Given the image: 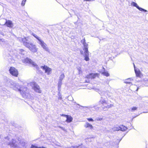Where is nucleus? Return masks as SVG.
I'll list each match as a JSON object with an SVG mask.
<instances>
[{"instance_id":"obj_36","label":"nucleus","mask_w":148,"mask_h":148,"mask_svg":"<svg viewBox=\"0 0 148 148\" xmlns=\"http://www.w3.org/2000/svg\"><path fill=\"white\" fill-rule=\"evenodd\" d=\"M59 127L61 129H62V130H65L64 128L63 127H60V126H59Z\"/></svg>"},{"instance_id":"obj_29","label":"nucleus","mask_w":148,"mask_h":148,"mask_svg":"<svg viewBox=\"0 0 148 148\" xmlns=\"http://www.w3.org/2000/svg\"><path fill=\"white\" fill-rule=\"evenodd\" d=\"M77 70H78V71H79V74L82 73V71H81V68L80 67L77 68Z\"/></svg>"},{"instance_id":"obj_11","label":"nucleus","mask_w":148,"mask_h":148,"mask_svg":"<svg viewBox=\"0 0 148 148\" xmlns=\"http://www.w3.org/2000/svg\"><path fill=\"white\" fill-rule=\"evenodd\" d=\"M43 70L45 71V72L48 75L50 74L51 73V69L47 66H44L41 67Z\"/></svg>"},{"instance_id":"obj_6","label":"nucleus","mask_w":148,"mask_h":148,"mask_svg":"<svg viewBox=\"0 0 148 148\" xmlns=\"http://www.w3.org/2000/svg\"><path fill=\"white\" fill-rule=\"evenodd\" d=\"M10 87L16 91H18L20 93H22L21 91L22 88H21L18 84L12 82L11 83Z\"/></svg>"},{"instance_id":"obj_39","label":"nucleus","mask_w":148,"mask_h":148,"mask_svg":"<svg viewBox=\"0 0 148 148\" xmlns=\"http://www.w3.org/2000/svg\"><path fill=\"white\" fill-rule=\"evenodd\" d=\"M138 88H137V89L136 90V91H138Z\"/></svg>"},{"instance_id":"obj_4","label":"nucleus","mask_w":148,"mask_h":148,"mask_svg":"<svg viewBox=\"0 0 148 148\" xmlns=\"http://www.w3.org/2000/svg\"><path fill=\"white\" fill-rule=\"evenodd\" d=\"M80 52L83 55L84 58V60H85L86 61H89L90 60L89 58V52L88 48H83V51L81 50Z\"/></svg>"},{"instance_id":"obj_28","label":"nucleus","mask_w":148,"mask_h":148,"mask_svg":"<svg viewBox=\"0 0 148 148\" xmlns=\"http://www.w3.org/2000/svg\"><path fill=\"white\" fill-rule=\"evenodd\" d=\"M26 0H23L21 3V5L24 6L25 4Z\"/></svg>"},{"instance_id":"obj_17","label":"nucleus","mask_w":148,"mask_h":148,"mask_svg":"<svg viewBox=\"0 0 148 148\" xmlns=\"http://www.w3.org/2000/svg\"><path fill=\"white\" fill-rule=\"evenodd\" d=\"M84 127L86 128H89L90 129L92 130L93 129V127L91 124H90L88 122L86 123L84 125Z\"/></svg>"},{"instance_id":"obj_8","label":"nucleus","mask_w":148,"mask_h":148,"mask_svg":"<svg viewBox=\"0 0 148 148\" xmlns=\"http://www.w3.org/2000/svg\"><path fill=\"white\" fill-rule=\"evenodd\" d=\"M22 62L24 63H29L31 64H32L34 66L36 67V68L37 69H38V67L37 65L36 64L35 62H33L32 60L29 58H26V59L23 60Z\"/></svg>"},{"instance_id":"obj_26","label":"nucleus","mask_w":148,"mask_h":148,"mask_svg":"<svg viewBox=\"0 0 148 148\" xmlns=\"http://www.w3.org/2000/svg\"><path fill=\"white\" fill-rule=\"evenodd\" d=\"M84 45L83 48H88V45L87 44L86 42L84 43L83 44Z\"/></svg>"},{"instance_id":"obj_25","label":"nucleus","mask_w":148,"mask_h":148,"mask_svg":"<svg viewBox=\"0 0 148 148\" xmlns=\"http://www.w3.org/2000/svg\"><path fill=\"white\" fill-rule=\"evenodd\" d=\"M103 75L106 76L107 77L109 76L110 75V74L107 72H104L102 73Z\"/></svg>"},{"instance_id":"obj_31","label":"nucleus","mask_w":148,"mask_h":148,"mask_svg":"<svg viewBox=\"0 0 148 148\" xmlns=\"http://www.w3.org/2000/svg\"><path fill=\"white\" fill-rule=\"evenodd\" d=\"M137 108L136 107H134L132 108V110L133 111H134L136 110Z\"/></svg>"},{"instance_id":"obj_5","label":"nucleus","mask_w":148,"mask_h":148,"mask_svg":"<svg viewBox=\"0 0 148 148\" xmlns=\"http://www.w3.org/2000/svg\"><path fill=\"white\" fill-rule=\"evenodd\" d=\"M29 84L32 87V88L36 92L40 93L41 92V90L40 89V87L35 82H32L30 83Z\"/></svg>"},{"instance_id":"obj_42","label":"nucleus","mask_w":148,"mask_h":148,"mask_svg":"<svg viewBox=\"0 0 148 148\" xmlns=\"http://www.w3.org/2000/svg\"><path fill=\"white\" fill-rule=\"evenodd\" d=\"M147 81H148V79H147Z\"/></svg>"},{"instance_id":"obj_9","label":"nucleus","mask_w":148,"mask_h":148,"mask_svg":"<svg viewBox=\"0 0 148 148\" xmlns=\"http://www.w3.org/2000/svg\"><path fill=\"white\" fill-rule=\"evenodd\" d=\"M21 88H22L21 91L22 93H21L22 96L23 97H28V96L29 95L28 93V90L27 88L23 87H21Z\"/></svg>"},{"instance_id":"obj_16","label":"nucleus","mask_w":148,"mask_h":148,"mask_svg":"<svg viewBox=\"0 0 148 148\" xmlns=\"http://www.w3.org/2000/svg\"><path fill=\"white\" fill-rule=\"evenodd\" d=\"M134 68H135V66L134 64ZM135 71L136 75L138 77H140L141 76V73L139 70L138 69H135Z\"/></svg>"},{"instance_id":"obj_40","label":"nucleus","mask_w":148,"mask_h":148,"mask_svg":"<svg viewBox=\"0 0 148 148\" xmlns=\"http://www.w3.org/2000/svg\"><path fill=\"white\" fill-rule=\"evenodd\" d=\"M136 87V86H135V85H134V87Z\"/></svg>"},{"instance_id":"obj_21","label":"nucleus","mask_w":148,"mask_h":148,"mask_svg":"<svg viewBox=\"0 0 148 148\" xmlns=\"http://www.w3.org/2000/svg\"><path fill=\"white\" fill-rule=\"evenodd\" d=\"M127 128L126 127L123 125H121L120 127V130L123 131H125L127 130Z\"/></svg>"},{"instance_id":"obj_15","label":"nucleus","mask_w":148,"mask_h":148,"mask_svg":"<svg viewBox=\"0 0 148 148\" xmlns=\"http://www.w3.org/2000/svg\"><path fill=\"white\" fill-rule=\"evenodd\" d=\"M97 73H91L86 76V77L88 78H94L97 76Z\"/></svg>"},{"instance_id":"obj_38","label":"nucleus","mask_w":148,"mask_h":148,"mask_svg":"<svg viewBox=\"0 0 148 148\" xmlns=\"http://www.w3.org/2000/svg\"><path fill=\"white\" fill-rule=\"evenodd\" d=\"M84 1H90V0H84Z\"/></svg>"},{"instance_id":"obj_27","label":"nucleus","mask_w":148,"mask_h":148,"mask_svg":"<svg viewBox=\"0 0 148 148\" xmlns=\"http://www.w3.org/2000/svg\"><path fill=\"white\" fill-rule=\"evenodd\" d=\"M113 130L114 131H118L120 130V127H114L113 129Z\"/></svg>"},{"instance_id":"obj_34","label":"nucleus","mask_w":148,"mask_h":148,"mask_svg":"<svg viewBox=\"0 0 148 148\" xmlns=\"http://www.w3.org/2000/svg\"><path fill=\"white\" fill-rule=\"evenodd\" d=\"M21 51L22 53H23V54H24L25 53V51L23 49H21Z\"/></svg>"},{"instance_id":"obj_20","label":"nucleus","mask_w":148,"mask_h":148,"mask_svg":"<svg viewBox=\"0 0 148 148\" xmlns=\"http://www.w3.org/2000/svg\"><path fill=\"white\" fill-rule=\"evenodd\" d=\"M62 81H61L58 80V90L59 91H60V90L61 85L62 84Z\"/></svg>"},{"instance_id":"obj_23","label":"nucleus","mask_w":148,"mask_h":148,"mask_svg":"<svg viewBox=\"0 0 148 148\" xmlns=\"http://www.w3.org/2000/svg\"><path fill=\"white\" fill-rule=\"evenodd\" d=\"M101 94V95L102 96H103V95H104L105 96L108 97H110V95H109L108 94V92H105L104 93H101V94Z\"/></svg>"},{"instance_id":"obj_1","label":"nucleus","mask_w":148,"mask_h":148,"mask_svg":"<svg viewBox=\"0 0 148 148\" xmlns=\"http://www.w3.org/2000/svg\"><path fill=\"white\" fill-rule=\"evenodd\" d=\"M4 141L6 142L7 145L13 148H21V146L24 147L25 144L23 140L19 139L17 141L11 138L9 136L5 138Z\"/></svg>"},{"instance_id":"obj_41","label":"nucleus","mask_w":148,"mask_h":148,"mask_svg":"<svg viewBox=\"0 0 148 148\" xmlns=\"http://www.w3.org/2000/svg\"><path fill=\"white\" fill-rule=\"evenodd\" d=\"M95 0H90V1H94Z\"/></svg>"},{"instance_id":"obj_18","label":"nucleus","mask_w":148,"mask_h":148,"mask_svg":"<svg viewBox=\"0 0 148 148\" xmlns=\"http://www.w3.org/2000/svg\"><path fill=\"white\" fill-rule=\"evenodd\" d=\"M66 121L67 122L70 123L72 121L73 118L71 116L67 115L66 116Z\"/></svg>"},{"instance_id":"obj_35","label":"nucleus","mask_w":148,"mask_h":148,"mask_svg":"<svg viewBox=\"0 0 148 148\" xmlns=\"http://www.w3.org/2000/svg\"><path fill=\"white\" fill-rule=\"evenodd\" d=\"M102 119V118H97V121H101Z\"/></svg>"},{"instance_id":"obj_13","label":"nucleus","mask_w":148,"mask_h":148,"mask_svg":"<svg viewBox=\"0 0 148 148\" xmlns=\"http://www.w3.org/2000/svg\"><path fill=\"white\" fill-rule=\"evenodd\" d=\"M107 102H108V100H106L105 98L101 97L99 101V104L101 106V105H103Z\"/></svg>"},{"instance_id":"obj_19","label":"nucleus","mask_w":148,"mask_h":148,"mask_svg":"<svg viewBox=\"0 0 148 148\" xmlns=\"http://www.w3.org/2000/svg\"><path fill=\"white\" fill-rule=\"evenodd\" d=\"M65 77V75L63 73H62L59 77V80L62 81Z\"/></svg>"},{"instance_id":"obj_3","label":"nucleus","mask_w":148,"mask_h":148,"mask_svg":"<svg viewBox=\"0 0 148 148\" xmlns=\"http://www.w3.org/2000/svg\"><path fill=\"white\" fill-rule=\"evenodd\" d=\"M33 36L38 40V43L41 46V47L43 48V49L46 51L48 52H50V50L47 47L46 44L37 36L35 35V34H33Z\"/></svg>"},{"instance_id":"obj_14","label":"nucleus","mask_w":148,"mask_h":148,"mask_svg":"<svg viewBox=\"0 0 148 148\" xmlns=\"http://www.w3.org/2000/svg\"><path fill=\"white\" fill-rule=\"evenodd\" d=\"M7 26L9 27H12L13 26V24L12 22L10 20H6L5 24Z\"/></svg>"},{"instance_id":"obj_12","label":"nucleus","mask_w":148,"mask_h":148,"mask_svg":"<svg viewBox=\"0 0 148 148\" xmlns=\"http://www.w3.org/2000/svg\"><path fill=\"white\" fill-rule=\"evenodd\" d=\"M131 5H132L136 7L137 9H138L140 11H143L144 12H146L147 11L146 10L139 7L138 5L137 4L134 2H132L131 3Z\"/></svg>"},{"instance_id":"obj_10","label":"nucleus","mask_w":148,"mask_h":148,"mask_svg":"<svg viewBox=\"0 0 148 148\" xmlns=\"http://www.w3.org/2000/svg\"><path fill=\"white\" fill-rule=\"evenodd\" d=\"M113 106V104H110L108 102H107L103 105H101V106L104 111H107L109 108L112 107Z\"/></svg>"},{"instance_id":"obj_30","label":"nucleus","mask_w":148,"mask_h":148,"mask_svg":"<svg viewBox=\"0 0 148 148\" xmlns=\"http://www.w3.org/2000/svg\"><path fill=\"white\" fill-rule=\"evenodd\" d=\"M59 91V92L58 93V96H59L58 99H61L62 98L60 92V91Z\"/></svg>"},{"instance_id":"obj_37","label":"nucleus","mask_w":148,"mask_h":148,"mask_svg":"<svg viewBox=\"0 0 148 148\" xmlns=\"http://www.w3.org/2000/svg\"><path fill=\"white\" fill-rule=\"evenodd\" d=\"M61 115H62V116H64L65 117H66V116H67V115H65V114H62Z\"/></svg>"},{"instance_id":"obj_7","label":"nucleus","mask_w":148,"mask_h":148,"mask_svg":"<svg viewBox=\"0 0 148 148\" xmlns=\"http://www.w3.org/2000/svg\"><path fill=\"white\" fill-rule=\"evenodd\" d=\"M10 74L12 75L17 77L18 75V72L17 69L13 67H11L9 69Z\"/></svg>"},{"instance_id":"obj_22","label":"nucleus","mask_w":148,"mask_h":148,"mask_svg":"<svg viewBox=\"0 0 148 148\" xmlns=\"http://www.w3.org/2000/svg\"><path fill=\"white\" fill-rule=\"evenodd\" d=\"M133 80V79L131 78H128L125 80L124 82L125 83L130 84L131 83L130 81H132Z\"/></svg>"},{"instance_id":"obj_24","label":"nucleus","mask_w":148,"mask_h":148,"mask_svg":"<svg viewBox=\"0 0 148 148\" xmlns=\"http://www.w3.org/2000/svg\"><path fill=\"white\" fill-rule=\"evenodd\" d=\"M70 148H85L84 146L81 145L77 146H72Z\"/></svg>"},{"instance_id":"obj_32","label":"nucleus","mask_w":148,"mask_h":148,"mask_svg":"<svg viewBox=\"0 0 148 148\" xmlns=\"http://www.w3.org/2000/svg\"><path fill=\"white\" fill-rule=\"evenodd\" d=\"M81 42L82 44L83 43H85V39H83L82 40H81Z\"/></svg>"},{"instance_id":"obj_33","label":"nucleus","mask_w":148,"mask_h":148,"mask_svg":"<svg viewBox=\"0 0 148 148\" xmlns=\"http://www.w3.org/2000/svg\"><path fill=\"white\" fill-rule=\"evenodd\" d=\"M87 119L89 121H94L93 120V119H92V118H88V119Z\"/></svg>"},{"instance_id":"obj_2","label":"nucleus","mask_w":148,"mask_h":148,"mask_svg":"<svg viewBox=\"0 0 148 148\" xmlns=\"http://www.w3.org/2000/svg\"><path fill=\"white\" fill-rule=\"evenodd\" d=\"M18 40L22 42L24 45L29 48L32 52H36L37 51V49L36 48V45L31 42H28L26 38H19Z\"/></svg>"}]
</instances>
